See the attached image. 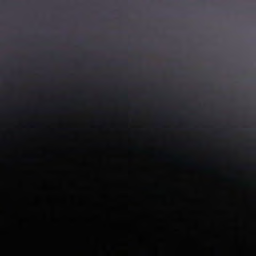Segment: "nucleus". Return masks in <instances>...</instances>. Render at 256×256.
<instances>
[{"instance_id": "nucleus-1", "label": "nucleus", "mask_w": 256, "mask_h": 256, "mask_svg": "<svg viewBox=\"0 0 256 256\" xmlns=\"http://www.w3.org/2000/svg\"><path fill=\"white\" fill-rule=\"evenodd\" d=\"M218 256H225V255L224 254V252H223V250L221 246L218 247Z\"/></svg>"}, {"instance_id": "nucleus-2", "label": "nucleus", "mask_w": 256, "mask_h": 256, "mask_svg": "<svg viewBox=\"0 0 256 256\" xmlns=\"http://www.w3.org/2000/svg\"><path fill=\"white\" fill-rule=\"evenodd\" d=\"M220 136H222V137H224V136H226V134H224V133H220Z\"/></svg>"}, {"instance_id": "nucleus-3", "label": "nucleus", "mask_w": 256, "mask_h": 256, "mask_svg": "<svg viewBox=\"0 0 256 256\" xmlns=\"http://www.w3.org/2000/svg\"><path fill=\"white\" fill-rule=\"evenodd\" d=\"M218 115L219 116H222V114L220 113H218Z\"/></svg>"}, {"instance_id": "nucleus-4", "label": "nucleus", "mask_w": 256, "mask_h": 256, "mask_svg": "<svg viewBox=\"0 0 256 256\" xmlns=\"http://www.w3.org/2000/svg\"><path fill=\"white\" fill-rule=\"evenodd\" d=\"M208 86H209V87H210V84H209Z\"/></svg>"}]
</instances>
